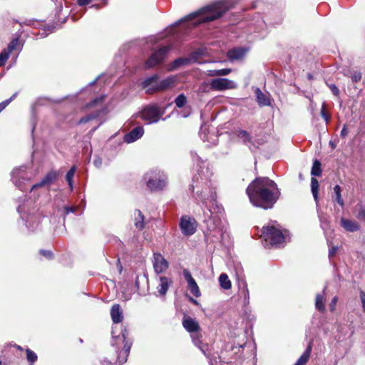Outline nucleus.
Instances as JSON below:
<instances>
[{
	"instance_id": "1",
	"label": "nucleus",
	"mask_w": 365,
	"mask_h": 365,
	"mask_svg": "<svg viewBox=\"0 0 365 365\" xmlns=\"http://www.w3.org/2000/svg\"><path fill=\"white\" fill-rule=\"evenodd\" d=\"M246 192L250 202L264 210L272 208L280 196L277 184L268 178H257L247 187Z\"/></svg>"
},
{
	"instance_id": "2",
	"label": "nucleus",
	"mask_w": 365,
	"mask_h": 365,
	"mask_svg": "<svg viewBox=\"0 0 365 365\" xmlns=\"http://www.w3.org/2000/svg\"><path fill=\"white\" fill-rule=\"evenodd\" d=\"M202 170L198 172L199 177H195L196 185H192L193 191L195 192L199 199L202 201V204L207 208V212H205V215L209 217L207 220V226L210 230H219L222 231L221 221L217 215H213L212 209L215 212H219L221 208L216 204V193L210 185V182L207 178H203Z\"/></svg>"
},
{
	"instance_id": "3",
	"label": "nucleus",
	"mask_w": 365,
	"mask_h": 365,
	"mask_svg": "<svg viewBox=\"0 0 365 365\" xmlns=\"http://www.w3.org/2000/svg\"><path fill=\"white\" fill-rule=\"evenodd\" d=\"M231 6L232 3L230 0H220L187 15L175 24L178 25L181 22L192 21L196 18L197 19L196 21L192 23L195 26L202 23L212 21L221 17Z\"/></svg>"
},
{
	"instance_id": "4",
	"label": "nucleus",
	"mask_w": 365,
	"mask_h": 365,
	"mask_svg": "<svg viewBox=\"0 0 365 365\" xmlns=\"http://www.w3.org/2000/svg\"><path fill=\"white\" fill-rule=\"evenodd\" d=\"M288 237V232L283 230L276 222H272L262 227L260 237L264 241V247L283 245Z\"/></svg>"
},
{
	"instance_id": "5",
	"label": "nucleus",
	"mask_w": 365,
	"mask_h": 365,
	"mask_svg": "<svg viewBox=\"0 0 365 365\" xmlns=\"http://www.w3.org/2000/svg\"><path fill=\"white\" fill-rule=\"evenodd\" d=\"M128 336V331L125 328L118 329L117 326H114L112 328V336L113 341L112 346L116 347L118 352V363L119 365H122L127 361L130 348L131 341L126 340Z\"/></svg>"
},
{
	"instance_id": "6",
	"label": "nucleus",
	"mask_w": 365,
	"mask_h": 365,
	"mask_svg": "<svg viewBox=\"0 0 365 365\" xmlns=\"http://www.w3.org/2000/svg\"><path fill=\"white\" fill-rule=\"evenodd\" d=\"M143 182L150 191H160L167 186L168 178L160 170H150L144 175Z\"/></svg>"
},
{
	"instance_id": "7",
	"label": "nucleus",
	"mask_w": 365,
	"mask_h": 365,
	"mask_svg": "<svg viewBox=\"0 0 365 365\" xmlns=\"http://www.w3.org/2000/svg\"><path fill=\"white\" fill-rule=\"evenodd\" d=\"M158 76L153 75L151 77L146 78L143 82V88H148V93H153L155 91H163L173 87L176 82V77L170 76L160 82H158Z\"/></svg>"
},
{
	"instance_id": "8",
	"label": "nucleus",
	"mask_w": 365,
	"mask_h": 365,
	"mask_svg": "<svg viewBox=\"0 0 365 365\" xmlns=\"http://www.w3.org/2000/svg\"><path fill=\"white\" fill-rule=\"evenodd\" d=\"M182 325L183 327L191 334V337L195 345L206 355L207 345L203 344L199 339L200 334H198V331L200 330V326L198 322L190 317H185L183 318Z\"/></svg>"
},
{
	"instance_id": "9",
	"label": "nucleus",
	"mask_w": 365,
	"mask_h": 365,
	"mask_svg": "<svg viewBox=\"0 0 365 365\" xmlns=\"http://www.w3.org/2000/svg\"><path fill=\"white\" fill-rule=\"evenodd\" d=\"M32 174L27 171L26 167L21 166L13 170L11 173V180L19 190H26V183L31 180Z\"/></svg>"
},
{
	"instance_id": "10",
	"label": "nucleus",
	"mask_w": 365,
	"mask_h": 365,
	"mask_svg": "<svg viewBox=\"0 0 365 365\" xmlns=\"http://www.w3.org/2000/svg\"><path fill=\"white\" fill-rule=\"evenodd\" d=\"M164 113L165 110L160 109L157 106H148L143 109L140 117L148 124L155 123L159 121Z\"/></svg>"
},
{
	"instance_id": "11",
	"label": "nucleus",
	"mask_w": 365,
	"mask_h": 365,
	"mask_svg": "<svg viewBox=\"0 0 365 365\" xmlns=\"http://www.w3.org/2000/svg\"><path fill=\"white\" fill-rule=\"evenodd\" d=\"M180 228L182 233L185 236L192 235L197 230V222L195 218L183 215L180 220Z\"/></svg>"
},
{
	"instance_id": "12",
	"label": "nucleus",
	"mask_w": 365,
	"mask_h": 365,
	"mask_svg": "<svg viewBox=\"0 0 365 365\" xmlns=\"http://www.w3.org/2000/svg\"><path fill=\"white\" fill-rule=\"evenodd\" d=\"M170 50V46H163L154 52L146 61L145 66L146 68H150L160 63Z\"/></svg>"
},
{
	"instance_id": "13",
	"label": "nucleus",
	"mask_w": 365,
	"mask_h": 365,
	"mask_svg": "<svg viewBox=\"0 0 365 365\" xmlns=\"http://www.w3.org/2000/svg\"><path fill=\"white\" fill-rule=\"evenodd\" d=\"M237 83L228 78H217L211 80L212 90L216 91H224L226 90L235 89L237 88Z\"/></svg>"
},
{
	"instance_id": "14",
	"label": "nucleus",
	"mask_w": 365,
	"mask_h": 365,
	"mask_svg": "<svg viewBox=\"0 0 365 365\" xmlns=\"http://www.w3.org/2000/svg\"><path fill=\"white\" fill-rule=\"evenodd\" d=\"M152 263L154 270L157 274L165 272L169 267L168 262L158 252L153 253Z\"/></svg>"
},
{
	"instance_id": "15",
	"label": "nucleus",
	"mask_w": 365,
	"mask_h": 365,
	"mask_svg": "<svg viewBox=\"0 0 365 365\" xmlns=\"http://www.w3.org/2000/svg\"><path fill=\"white\" fill-rule=\"evenodd\" d=\"M58 177V173L56 170H51L49 171L45 177L38 183H36L32 185L30 189V191L41 187L46 185H50L53 182H55Z\"/></svg>"
},
{
	"instance_id": "16",
	"label": "nucleus",
	"mask_w": 365,
	"mask_h": 365,
	"mask_svg": "<svg viewBox=\"0 0 365 365\" xmlns=\"http://www.w3.org/2000/svg\"><path fill=\"white\" fill-rule=\"evenodd\" d=\"M173 281L170 278L165 276L159 277L158 285L156 287L158 293L155 294V295L159 297H165Z\"/></svg>"
},
{
	"instance_id": "17",
	"label": "nucleus",
	"mask_w": 365,
	"mask_h": 365,
	"mask_svg": "<svg viewBox=\"0 0 365 365\" xmlns=\"http://www.w3.org/2000/svg\"><path fill=\"white\" fill-rule=\"evenodd\" d=\"M183 275L185 279L187 282L188 288L190 292L196 297H199L200 296V291L199 287L197 286L195 280L191 275V273L188 269H185L183 270Z\"/></svg>"
},
{
	"instance_id": "18",
	"label": "nucleus",
	"mask_w": 365,
	"mask_h": 365,
	"mask_svg": "<svg viewBox=\"0 0 365 365\" xmlns=\"http://www.w3.org/2000/svg\"><path fill=\"white\" fill-rule=\"evenodd\" d=\"M202 52L200 51H197L194 52L190 57L189 58H179L175 60L172 65L171 69H176L181 66L187 65L192 62H195L197 61L198 56L201 55Z\"/></svg>"
},
{
	"instance_id": "19",
	"label": "nucleus",
	"mask_w": 365,
	"mask_h": 365,
	"mask_svg": "<svg viewBox=\"0 0 365 365\" xmlns=\"http://www.w3.org/2000/svg\"><path fill=\"white\" fill-rule=\"evenodd\" d=\"M144 133V129L141 126L133 128L131 131L124 135L123 140L127 143H131L140 139Z\"/></svg>"
},
{
	"instance_id": "20",
	"label": "nucleus",
	"mask_w": 365,
	"mask_h": 365,
	"mask_svg": "<svg viewBox=\"0 0 365 365\" xmlns=\"http://www.w3.org/2000/svg\"><path fill=\"white\" fill-rule=\"evenodd\" d=\"M236 135L242 140L243 144L249 147L251 150L255 147L252 137L247 131L242 129L237 130H236Z\"/></svg>"
},
{
	"instance_id": "21",
	"label": "nucleus",
	"mask_w": 365,
	"mask_h": 365,
	"mask_svg": "<svg viewBox=\"0 0 365 365\" xmlns=\"http://www.w3.org/2000/svg\"><path fill=\"white\" fill-rule=\"evenodd\" d=\"M110 317L113 324H119L123 319V311L118 304H115L110 309Z\"/></svg>"
},
{
	"instance_id": "22",
	"label": "nucleus",
	"mask_w": 365,
	"mask_h": 365,
	"mask_svg": "<svg viewBox=\"0 0 365 365\" xmlns=\"http://www.w3.org/2000/svg\"><path fill=\"white\" fill-rule=\"evenodd\" d=\"M341 225L346 231L351 232L358 231L360 228V225L356 221L344 217L341 218Z\"/></svg>"
},
{
	"instance_id": "23",
	"label": "nucleus",
	"mask_w": 365,
	"mask_h": 365,
	"mask_svg": "<svg viewBox=\"0 0 365 365\" xmlns=\"http://www.w3.org/2000/svg\"><path fill=\"white\" fill-rule=\"evenodd\" d=\"M326 288L327 287H325L322 292L317 294L316 296L315 307L317 310H319L321 312H324L325 311L324 302L326 297Z\"/></svg>"
},
{
	"instance_id": "24",
	"label": "nucleus",
	"mask_w": 365,
	"mask_h": 365,
	"mask_svg": "<svg viewBox=\"0 0 365 365\" xmlns=\"http://www.w3.org/2000/svg\"><path fill=\"white\" fill-rule=\"evenodd\" d=\"M334 194L332 195V200L336 202L341 207L344 206V201L341 196V188L339 185L334 187Z\"/></svg>"
},
{
	"instance_id": "25",
	"label": "nucleus",
	"mask_w": 365,
	"mask_h": 365,
	"mask_svg": "<svg viewBox=\"0 0 365 365\" xmlns=\"http://www.w3.org/2000/svg\"><path fill=\"white\" fill-rule=\"evenodd\" d=\"M255 94L257 98V101L260 106H269L270 104V101L268 97L264 95L259 88H256Z\"/></svg>"
},
{
	"instance_id": "26",
	"label": "nucleus",
	"mask_w": 365,
	"mask_h": 365,
	"mask_svg": "<svg viewBox=\"0 0 365 365\" xmlns=\"http://www.w3.org/2000/svg\"><path fill=\"white\" fill-rule=\"evenodd\" d=\"M246 53V50L243 48H235L228 51V57L230 59H240Z\"/></svg>"
},
{
	"instance_id": "27",
	"label": "nucleus",
	"mask_w": 365,
	"mask_h": 365,
	"mask_svg": "<svg viewBox=\"0 0 365 365\" xmlns=\"http://www.w3.org/2000/svg\"><path fill=\"white\" fill-rule=\"evenodd\" d=\"M311 351H312V346H311V344H309L307 346V348L306 349V350L304 351V352L303 353V354L299 358V359L297 361V362L295 364L297 365L306 364L310 357Z\"/></svg>"
},
{
	"instance_id": "28",
	"label": "nucleus",
	"mask_w": 365,
	"mask_h": 365,
	"mask_svg": "<svg viewBox=\"0 0 365 365\" xmlns=\"http://www.w3.org/2000/svg\"><path fill=\"white\" fill-rule=\"evenodd\" d=\"M220 287L224 289H230L232 287L231 282L227 274L222 273L219 277Z\"/></svg>"
},
{
	"instance_id": "29",
	"label": "nucleus",
	"mask_w": 365,
	"mask_h": 365,
	"mask_svg": "<svg viewBox=\"0 0 365 365\" xmlns=\"http://www.w3.org/2000/svg\"><path fill=\"white\" fill-rule=\"evenodd\" d=\"M311 190L314 201L317 204L319 200V182L318 180L314 178H312L311 179Z\"/></svg>"
},
{
	"instance_id": "30",
	"label": "nucleus",
	"mask_w": 365,
	"mask_h": 365,
	"mask_svg": "<svg viewBox=\"0 0 365 365\" xmlns=\"http://www.w3.org/2000/svg\"><path fill=\"white\" fill-rule=\"evenodd\" d=\"M76 171V167L73 165L71 168V169L68 171L66 175V180L67 181L68 186L70 187V190L72 191L73 189V179Z\"/></svg>"
},
{
	"instance_id": "31",
	"label": "nucleus",
	"mask_w": 365,
	"mask_h": 365,
	"mask_svg": "<svg viewBox=\"0 0 365 365\" xmlns=\"http://www.w3.org/2000/svg\"><path fill=\"white\" fill-rule=\"evenodd\" d=\"M135 227L140 230H142L145 226L144 216H143V213L140 210H135Z\"/></svg>"
},
{
	"instance_id": "32",
	"label": "nucleus",
	"mask_w": 365,
	"mask_h": 365,
	"mask_svg": "<svg viewBox=\"0 0 365 365\" xmlns=\"http://www.w3.org/2000/svg\"><path fill=\"white\" fill-rule=\"evenodd\" d=\"M311 174L313 176H320L322 174L321 163L318 160H315L311 170Z\"/></svg>"
},
{
	"instance_id": "33",
	"label": "nucleus",
	"mask_w": 365,
	"mask_h": 365,
	"mask_svg": "<svg viewBox=\"0 0 365 365\" xmlns=\"http://www.w3.org/2000/svg\"><path fill=\"white\" fill-rule=\"evenodd\" d=\"M210 90H212L211 81L210 83L204 81L202 83H200V85L199 86V87L197 88V93H209L210 91Z\"/></svg>"
},
{
	"instance_id": "34",
	"label": "nucleus",
	"mask_w": 365,
	"mask_h": 365,
	"mask_svg": "<svg viewBox=\"0 0 365 365\" xmlns=\"http://www.w3.org/2000/svg\"><path fill=\"white\" fill-rule=\"evenodd\" d=\"M178 108H182L187 103V98L184 94H180L175 100Z\"/></svg>"
},
{
	"instance_id": "35",
	"label": "nucleus",
	"mask_w": 365,
	"mask_h": 365,
	"mask_svg": "<svg viewBox=\"0 0 365 365\" xmlns=\"http://www.w3.org/2000/svg\"><path fill=\"white\" fill-rule=\"evenodd\" d=\"M241 293L243 297L244 304H248L250 299V293L247 284L243 285V287L241 289Z\"/></svg>"
},
{
	"instance_id": "36",
	"label": "nucleus",
	"mask_w": 365,
	"mask_h": 365,
	"mask_svg": "<svg viewBox=\"0 0 365 365\" xmlns=\"http://www.w3.org/2000/svg\"><path fill=\"white\" fill-rule=\"evenodd\" d=\"M9 51L6 49L3 50L0 53V67L4 66L9 57Z\"/></svg>"
},
{
	"instance_id": "37",
	"label": "nucleus",
	"mask_w": 365,
	"mask_h": 365,
	"mask_svg": "<svg viewBox=\"0 0 365 365\" xmlns=\"http://www.w3.org/2000/svg\"><path fill=\"white\" fill-rule=\"evenodd\" d=\"M26 358L29 361L34 363L37 360V355L33 351H31L30 349H27L26 350Z\"/></svg>"
},
{
	"instance_id": "38",
	"label": "nucleus",
	"mask_w": 365,
	"mask_h": 365,
	"mask_svg": "<svg viewBox=\"0 0 365 365\" xmlns=\"http://www.w3.org/2000/svg\"><path fill=\"white\" fill-rule=\"evenodd\" d=\"M17 96V93H15L10 98L1 102L0 103V112H1L9 103L11 102Z\"/></svg>"
},
{
	"instance_id": "39",
	"label": "nucleus",
	"mask_w": 365,
	"mask_h": 365,
	"mask_svg": "<svg viewBox=\"0 0 365 365\" xmlns=\"http://www.w3.org/2000/svg\"><path fill=\"white\" fill-rule=\"evenodd\" d=\"M17 96V93H15L10 98L1 102L0 103V112H1L9 103L11 102Z\"/></svg>"
},
{
	"instance_id": "40",
	"label": "nucleus",
	"mask_w": 365,
	"mask_h": 365,
	"mask_svg": "<svg viewBox=\"0 0 365 365\" xmlns=\"http://www.w3.org/2000/svg\"><path fill=\"white\" fill-rule=\"evenodd\" d=\"M18 43H19L18 39H14L9 44L8 49L6 51H9V53H11L16 48Z\"/></svg>"
},
{
	"instance_id": "41",
	"label": "nucleus",
	"mask_w": 365,
	"mask_h": 365,
	"mask_svg": "<svg viewBox=\"0 0 365 365\" xmlns=\"http://www.w3.org/2000/svg\"><path fill=\"white\" fill-rule=\"evenodd\" d=\"M321 115L324 119L326 123H328L330 120V116L325 111V103H323L321 109Z\"/></svg>"
},
{
	"instance_id": "42",
	"label": "nucleus",
	"mask_w": 365,
	"mask_h": 365,
	"mask_svg": "<svg viewBox=\"0 0 365 365\" xmlns=\"http://www.w3.org/2000/svg\"><path fill=\"white\" fill-rule=\"evenodd\" d=\"M96 116L94 115H88L82 118H81L78 121V123L79 124H82V123H86L88 121H90L91 120H93L94 118H96Z\"/></svg>"
},
{
	"instance_id": "43",
	"label": "nucleus",
	"mask_w": 365,
	"mask_h": 365,
	"mask_svg": "<svg viewBox=\"0 0 365 365\" xmlns=\"http://www.w3.org/2000/svg\"><path fill=\"white\" fill-rule=\"evenodd\" d=\"M351 78L353 82H358L361 79V73L359 71H354Z\"/></svg>"
},
{
	"instance_id": "44",
	"label": "nucleus",
	"mask_w": 365,
	"mask_h": 365,
	"mask_svg": "<svg viewBox=\"0 0 365 365\" xmlns=\"http://www.w3.org/2000/svg\"><path fill=\"white\" fill-rule=\"evenodd\" d=\"M76 210H77V207H73V206H65L64 207V210H65L66 215H68L69 213H73L76 211Z\"/></svg>"
},
{
	"instance_id": "45",
	"label": "nucleus",
	"mask_w": 365,
	"mask_h": 365,
	"mask_svg": "<svg viewBox=\"0 0 365 365\" xmlns=\"http://www.w3.org/2000/svg\"><path fill=\"white\" fill-rule=\"evenodd\" d=\"M329 87L334 96H338L339 95V90L334 84H330Z\"/></svg>"
},
{
	"instance_id": "46",
	"label": "nucleus",
	"mask_w": 365,
	"mask_h": 365,
	"mask_svg": "<svg viewBox=\"0 0 365 365\" xmlns=\"http://www.w3.org/2000/svg\"><path fill=\"white\" fill-rule=\"evenodd\" d=\"M218 72L219 70H207L206 71V74L210 77L220 76V73H218Z\"/></svg>"
},
{
	"instance_id": "47",
	"label": "nucleus",
	"mask_w": 365,
	"mask_h": 365,
	"mask_svg": "<svg viewBox=\"0 0 365 365\" xmlns=\"http://www.w3.org/2000/svg\"><path fill=\"white\" fill-rule=\"evenodd\" d=\"M230 68H223V69H219L218 73H220V76H224L230 74L231 73Z\"/></svg>"
},
{
	"instance_id": "48",
	"label": "nucleus",
	"mask_w": 365,
	"mask_h": 365,
	"mask_svg": "<svg viewBox=\"0 0 365 365\" xmlns=\"http://www.w3.org/2000/svg\"><path fill=\"white\" fill-rule=\"evenodd\" d=\"M337 301H338V298H337V297H334L332 299V300H331V303H330V305H329V308H330V310H331V312L334 311L335 307H336V303H337Z\"/></svg>"
},
{
	"instance_id": "49",
	"label": "nucleus",
	"mask_w": 365,
	"mask_h": 365,
	"mask_svg": "<svg viewBox=\"0 0 365 365\" xmlns=\"http://www.w3.org/2000/svg\"><path fill=\"white\" fill-rule=\"evenodd\" d=\"M93 164L96 168H100L102 165V159L100 157L96 156L93 160Z\"/></svg>"
},
{
	"instance_id": "50",
	"label": "nucleus",
	"mask_w": 365,
	"mask_h": 365,
	"mask_svg": "<svg viewBox=\"0 0 365 365\" xmlns=\"http://www.w3.org/2000/svg\"><path fill=\"white\" fill-rule=\"evenodd\" d=\"M338 250V247L336 246H333L329 249V257H332L336 254V251Z\"/></svg>"
},
{
	"instance_id": "51",
	"label": "nucleus",
	"mask_w": 365,
	"mask_h": 365,
	"mask_svg": "<svg viewBox=\"0 0 365 365\" xmlns=\"http://www.w3.org/2000/svg\"><path fill=\"white\" fill-rule=\"evenodd\" d=\"M40 253L45 256L47 258H51L52 257V252L49 250H41L40 251Z\"/></svg>"
},
{
	"instance_id": "52",
	"label": "nucleus",
	"mask_w": 365,
	"mask_h": 365,
	"mask_svg": "<svg viewBox=\"0 0 365 365\" xmlns=\"http://www.w3.org/2000/svg\"><path fill=\"white\" fill-rule=\"evenodd\" d=\"M320 222H321V226L323 229H326V227L328 225V222L325 217L322 218L319 216Z\"/></svg>"
},
{
	"instance_id": "53",
	"label": "nucleus",
	"mask_w": 365,
	"mask_h": 365,
	"mask_svg": "<svg viewBox=\"0 0 365 365\" xmlns=\"http://www.w3.org/2000/svg\"><path fill=\"white\" fill-rule=\"evenodd\" d=\"M347 134H348V132H347V130H346V125H344L343 128H342V130H341V131L340 135H341V136L342 138H345L347 135Z\"/></svg>"
},
{
	"instance_id": "54",
	"label": "nucleus",
	"mask_w": 365,
	"mask_h": 365,
	"mask_svg": "<svg viewBox=\"0 0 365 365\" xmlns=\"http://www.w3.org/2000/svg\"><path fill=\"white\" fill-rule=\"evenodd\" d=\"M91 2V0H78V4L80 6H85Z\"/></svg>"
},
{
	"instance_id": "55",
	"label": "nucleus",
	"mask_w": 365,
	"mask_h": 365,
	"mask_svg": "<svg viewBox=\"0 0 365 365\" xmlns=\"http://www.w3.org/2000/svg\"><path fill=\"white\" fill-rule=\"evenodd\" d=\"M361 299L362 307H363L364 311L365 312V294L364 292H361Z\"/></svg>"
},
{
	"instance_id": "56",
	"label": "nucleus",
	"mask_w": 365,
	"mask_h": 365,
	"mask_svg": "<svg viewBox=\"0 0 365 365\" xmlns=\"http://www.w3.org/2000/svg\"><path fill=\"white\" fill-rule=\"evenodd\" d=\"M29 220H27V221H26V226L29 227V229L30 230H31V231H34V230H35V229L36 228L37 225L34 227V226H33V225H30V224H29Z\"/></svg>"
},
{
	"instance_id": "57",
	"label": "nucleus",
	"mask_w": 365,
	"mask_h": 365,
	"mask_svg": "<svg viewBox=\"0 0 365 365\" xmlns=\"http://www.w3.org/2000/svg\"><path fill=\"white\" fill-rule=\"evenodd\" d=\"M329 146H330L332 149H335V148H336V143H335L334 141L330 140V141H329Z\"/></svg>"
},
{
	"instance_id": "58",
	"label": "nucleus",
	"mask_w": 365,
	"mask_h": 365,
	"mask_svg": "<svg viewBox=\"0 0 365 365\" xmlns=\"http://www.w3.org/2000/svg\"><path fill=\"white\" fill-rule=\"evenodd\" d=\"M91 7L95 8V9H98L99 6L98 4H94Z\"/></svg>"
},
{
	"instance_id": "59",
	"label": "nucleus",
	"mask_w": 365,
	"mask_h": 365,
	"mask_svg": "<svg viewBox=\"0 0 365 365\" xmlns=\"http://www.w3.org/2000/svg\"><path fill=\"white\" fill-rule=\"evenodd\" d=\"M18 212H19V213H21V206H19V207H18Z\"/></svg>"
},
{
	"instance_id": "60",
	"label": "nucleus",
	"mask_w": 365,
	"mask_h": 365,
	"mask_svg": "<svg viewBox=\"0 0 365 365\" xmlns=\"http://www.w3.org/2000/svg\"><path fill=\"white\" fill-rule=\"evenodd\" d=\"M97 101H98V99H95V101H93V104H95Z\"/></svg>"
},
{
	"instance_id": "61",
	"label": "nucleus",
	"mask_w": 365,
	"mask_h": 365,
	"mask_svg": "<svg viewBox=\"0 0 365 365\" xmlns=\"http://www.w3.org/2000/svg\"><path fill=\"white\" fill-rule=\"evenodd\" d=\"M0 365H1V362L0 361Z\"/></svg>"
},
{
	"instance_id": "62",
	"label": "nucleus",
	"mask_w": 365,
	"mask_h": 365,
	"mask_svg": "<svg viewBox=\"0 0 365 365\" xmlns=\"http://www.w3.org/2000/svg\"><path fill=\"white\" fill-rule=\"evenodd\" d=\"M294 365H297L296 364Z\"/></svg>"
}]
</instances>
